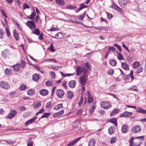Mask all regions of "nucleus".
<instances>
[{
    "label": "nucleus",
    "mask_w": 146,
    "mask_h": 146,
    "mask_svg": "<svg viewBox=\"0 0 146 146\" xmlns=\"http://www.w3.org/2000/svg\"><path fill=\"white\" fill-rule=\"evenodd\" d=\"M26 62H25L23 60H22L21 61V67L22 68H24L26 64Z\"/></svg>",
    "instance_id": "obj_48"
},
{
    "label": "nucleus",
    "mask_w": 146,
    "mask_h": 146,
    "mask_svg": "<svg viewBox=\"0 0 146 146\" xmlns=\"http://www.w3.org/2000/svg\"><path fill=\"white\" fill-rule=\"evenodd\" d=\"M80 138V137L77 138L75 140H74L68 144L67 146H73L76 143Z\"/></svg>",
    "instance_id": "obj_19"
},
{
    "label": "nucleus",
    "mask_w": 146,
    "mask_h": 146,
    "mask_svg": "<svg viewBox=\"0 0 146 146\" xmlns=\"http://www.w3.org/2000/svg\"><path fill=\"white\" fill-rule=\"evenodd\" d=\"M13 35L16 40H19L18 34L15 29L13 31Z\"/></svg>",
    "instance_id": "obj_30"
},
{
    "label": "nucleus",
    "mask_w": 146,
    "mask_h": 146,
    "mask_svg": "<svg viewBox=\"0 0 146 146\" xmlns=\"http://www.w3.org/2000/svg\"><path fill=\"white\" fill-rule=\"evenodd\" d=\"M86 14V12H84V14L79 15L78 16V18H79V19L80 20H82L85 16Z\"/></svg>",
    "instance_id": "obj_50"
},
{
    "label": "nucleus",
    "mask_w": 146,
    "mask_h": 146,
    "mask_svg": "<svg viewBox=\"0 0 146 146\" xmlns=\"http://www.w3.org/2000/svg\"><path fill=\"white\" fill-rule=\"evenodd\" d=\"M113 73V70H109L108 72V74L110 75H112Z\"/></svg>",
    "instance_id": "obj_62"
},
{
    "label": "nucleus",
    "mask_w": 146,
    "mask_h": 146,
    "mask_svg": "<svg viewBox=\"0 0 146 146\" xmlns=\"http://www.w3.org/2000/svg\"><path fill=\"white\" fill-rule=\"evenodd\" d=\"M115 127L113 126L110 127L108 129L109 133L110 135H111L115 132Z\"/></svg>",
    "instance_id": "obj_22"
},
{
    "label": "nucleus",
    "mask_w": 146,
    "mask_h": 146,
    "mask_svg": "<svg viewBox=\"0 0 146 146\" xmlns=\"http://www.w3.org/2000/svg\"><path fill=\"white\" fill-rule=\"evenodd\" d=\"M134 139V137H132L130 138L129 140V144H131L132 143L133 144V141Z\"/></svg>",
    "instance_id": "obj_63"
},
{
    "label": "nucleus",
    "mask_w": 146,
    "mask_h": 146,
    "mask_svg": "<svg viewBox=\"0 0 146 146\" xmlns=\"http://www.w3.org/2000/svg\"><path fill=\"white\" fill-rule=\"evenodd\" d=\"M55 1L57 4L60 5H64L65 4V1L64 0H55Z\"/></svg>",
    "instance_id": "obj_28"
},
{
    "label": "nucleus",
    "mask_w": 146,
    "mask_h": 146,
    "mask_svg": "<svg viewBox=\"0 0 146 146\" xmlns=\"http://www.w3.org/2000/svg\"><path fill=\"white\" fill-rule=\"evenodd\" d=\"M39 92L40 94L42 96H45L47 95L49 93L48 91L45 89H42L40 90Z\"/></svg>",
    "instance_id": "obj_12"
},
{
    "label": "nucleus",
    "mask_w": 146,
    "mask_h": 146,
    "mask_svg": "<svg viewBox=\"0 0 146 146\" xmlns=\"http://www.w3.org/2000/svg\"><path fill=\"white\" fill-rule=\"evenodd\" d=\"M74 96L73 93L70 91H68L67 93V97L69 99H72Z\"/></svg>",
    "instance_id": "obj_26"
},
{
    "label": "nucleus",
    "mask_w": 146,
    "mask_h": 146,
    "mask_svg": "<svg viewBox=\"0 0 146 146\" xmlns=\"http://www.w3.org/2000/svg\"><path fill=\"white\" fill-rule=\"evenodd\" d=\"M60 73L61 74V75L64 77H66V76H69V75H68V74H64L62 72H60Z\"/></svg>",
    "instance_id": "obj_64"
},
{
    "label": "nucleus",
    "mask_w": 146,
    "mask_h": 146,
    "mask_svg": "<svg viewBox=\"0 0 146 146\" xmlns=\"http://www.w3.org/2000/svg\"><path fill=\"white\" fill-rule=\"evenodd\" d=\"M63 107L62 104H60L55 106L54 107V109L56 110H58L60 108Z\"/></svg>",
    "instance_id": "obj_27"
},
{
    "label": "nucleus",
    "mask_w": 146,
    "mask_h": 146,
    "mask_svg": "<svg viewBox=\"0 0 146 146\" xmlns=\"http://www.w3.org/2000/svg\"><path fill=\"white\" fill-rule=\"evenodd\" d=\"M136 111L137 112H139L142 114H145L146 113V110H143L140 108H137Z\"/></svg>",
    "instance_id": "obj_23"
},
{
    "label": "nucleus",
    "mask_w": 146,
    "mask_h": 146,
    "mask_svg": "<svg viewBox=\"0 0 146 146\" xmlns=\"http://www.w3.org/2000/svg\"><path fill=\"white\" fill-rule=\"evenodd\" d=\"M45 62H53L54 63H56L57 61L54 59H46L44 60Z\"/></svg>",
    "instance_id": "obj_29"
},
{
    "label": "nucleus",
    "mask_w": 146,
    "mask_h": 146,
    "mask_svg": "<svg viewBox=\"0 0 146 146\" xmlns=\"http://www.w3.org/2000/svg\"><path fill=\"white\" fill-rule=\"evenodd\" d=\"M119 2L120 5L123 8L126 7L127 3V0H119Z\"/></svg>",
    "instance_id": "obj_10"
},
{
    "label": "nucleus",
    "mask_w": 146,
    "mask_h": 146,
    "mask_svg": "<svg viewBox=\"0 0 146 146\" xmlns=\"http://www.w3.org/2000/svg\"><path fill=\"white\" fill-rule=\"evenodd\" d=\"M51 67L54 70H58V69L59 67L56 66H52Z\"/></svg>",
    "instance_id": "obj_61"
},
{
    "label": "nucleus",
    "mask_w": 146,
    "mask_h": 146,
    "mask_svg": "<svg viewBox=\"0 0 146 146\" xmlns=\"http://www.w3.org/2000/svg\"><path fill=\"white\" fill-rule=\"evenodd\" d=\"M114 45L118 49L120 50L121 51V47L118 44H114Z\"/></svg>",
    "instance_id": "obj_58"
},
{
    "label": "nucleus",
    "mask_w": 146,
    "mask_h": 146,
    "mask_svg": "<svg viewBox=\"0 0 146 146\" xmlns=\"http://www.w3.org/2000/svg\"><path fill=\"white\" fill-rule=\"evenodd\" d=\"M110 122L113 124L115 126H117V119L115 118H113L111 119Z\"/></svg>",
    "instance_id": "obj_41"
},
{
    "label": "nucleus",
    "mask_w": 146,
    "mask_h": 146,
    "mask_svg": "<svg viewBox=\"0 0 146 146\" xmlns=\"http://www.w3.org/2000/svg\"><path fill=\"white\" fill-rule=\"evenodd\" d=\"M17 112L15 110H11L7 116V118L8 119H10L14 117L15 115L17 114Z\"/></svg>",
    "instance_id": "obj_5"
},
{
    "label": "nucleus",
    "mask_w": 146,
    "mask_h": 146,
    "mask_svg": "<svg viewBox=\"0 0 146 146\" xmlns=\"http://www.w3.org/2000/svg\"><path fill=\"white\" fill-rule=\"evenodd\" d=\"M117 58L119 60L123 59V58L122 54L120 53H117Z\"/></svg>",
    "instance_id": "obj_52"
},
{
    "label": "nucleus",
    "mask_w": 146,
    "mask_h": 146,
    "mask_svg": "<svg viewBox=\"0 0 146 146\" xmlns=\"http://www.w3.org/2000/svg\"><path fill=\"white\" fill-rule=\"evenodd\" d=\"M88 71L84 67H82L80 66H77L76 69V75L78 76L80 75L82 73L84 74H87Z\"/></svg>",
    "instance_id": "obj_1"
},
{
    "label": "nucleus",
    "mask_w": 146,
    "mask_h": 146,
    "mask_svg": "<svg viewBox=\"0 0 146 146\" xmlns=\"http://www.w3.org/2000/svg\"><path fill=\"white\" fill-rule=\"evenodd\" d=\"M51 74L50 75L52 78L55 79V74L54 72L53 71H51L50 72Z\"/></svg>",
    "instance_id": "obj_54"
},
{
    "label": "nucleus",
    "mask_w": 146,
    "mask_h": 146,
    "mask_svg": "<svg viewBox=\"0 0 146 146\" xmlns=\"http://www.w3.org/2000/svg\"><path fill=\"white\" fill-rule=\"evenodd\" d=\"M5 72L6 74L9 75L11 74V71L9 69L6 68L5 70Z\"/></svg>",
    "instance_id": "obj_49"
},
{
    "label": "nucleus",
    "mask_w": 146,
    "mask_h": 146,
    "mask_svg": "<svg viewBox=\"0 0 146 146\" xmlns=\"http://www.w3.org/2000/svg\"><path fill=\"white\" fill-rule=\"evenodd\" d=\"M76 82L75 80L71 81L68 84L69 87L71 88H74L76 86Z\"/></svg>",
    "instance_id": "obj_18"
},
{
    "label": "nucleus",
    "mask_w": 146,
    "mask_h": 146,
    "mask_svg": "<svg viewBox=\"0 0 146 146\" xmlns=\"http://www.w3.org/2000/svg\"><path fill=\"white\" fill-rule=\"evenodd\" d=\"M39 78V75L37 74H35L33 76V79L35 82H37Z\"/></svg>",
    "instance_id": "obj_20"
},
{
    "label": "nucleus",
    "mask_w": 146,
    "mask_h": 146,
    "mask_svg": "<svg viewBox=\"0 0 146 146\" xmlns=\"http://www.w3.org/2000/svg\"><path fill=\"white\" fill-rule=\"evenodd\" d=\"M36 13L35 11H34L30 15L28 16V17L29 19L32 20L33 19Z\"/></svg>",
    "instance_id": "obj_40"
},
{
    "label": "nucleus",
    "mask_w": 146,
    "mask_h": 146,
    "mask_svg": "<svg viewBox=\"0 0 146 146\" xmlns=\"http://www.w3.org/2000/svg\"><path fill=\"white\" fill-rule=\"evenodd\" d=\"M87 94L88 96V102L89 104H90L92 103L93 100L92 96L88 91H87Z\"/></svg>",
    "instance_id": "obj_13"
},
{
    "label": "nucleus",
    "mask_w": 146,
    "mask_h": 146,
    "mask_svg": "<svg viewBox=\"0 0 146 146\" xmlns=\"http://www.w3.org/2000/svg\"><path fill=\"white\" fill-rule=\"evenodd\" d=\"M26 24L27 27L32 30L35 27L36 25L33 21H27Z\"/></svg>",
    "instance_id": "obj_3"
},
{
    "label": "nucleus",
    "mask_w": 146,
    "mask_h": 146,
    "mask_svg": "<svg viewBox=\"0 0 146 146\" xmlns=\"http://www.w3.org/2000/svg\"><path fill=\"white\" fill-rule=\"evenodd\" d=\"M133 72L132 70L130 72V74L129 75V76L131 78V81H132L133 80L135 79V78L133 76Z\"/></svg>",
    "instance_id": "obj_47"
},
{
    "label": "nucleus",
    "mask_w": 146,
    "mask_h": 146,
    "mask_svg": "<svg viewBox=\"0 0 146 146\" xmlns=\"http://www.w3.org/2000/svg\"><path fill=\"white\" fill-rule=\"evenodd\" d=\"M140 65V63L138 62L135 61L133 62L132 66L134 68H136Z\"/></svg>",
    "instance_id": "obj_25"
},
{
    "label": "nucleus",
    "mask_w": 146,
    "mask_h": 146,
    "mask_svg": "<svg viewBox=\"0 0 146 146\" xmlns=\"http://www.w3.org/2000/svg\"><path fill=\"white\" fill-rule=\"evenodd\" d=\"M63 37V35L62 33H59L56 35L55 38L57 39H61Z\"/></svg>",
    "instance_id": "obj_32"
},
{
    "label": "nucleus",
    "mask_w": 146,
    "mask_h": 146,
    "mask_svg": "<svg viewBox=\"0 0 146 146\" xmlns=\"http://www.w3.org/2000/svg\"><path fill=\"white\" fill-rule=\"evenodd\" d=\"M110 64L112 66H115L116 65L117 62L115 60L112 59L110 61Z\"/></svg>",
    "instance_id": "obj_44"
},
{
    "label": "nucleus",
    "mask_w": 146,
    "mask_h": 146,
    "mask_svg": "<svg viewBox=\"0 0 146 146\" xmlns=\"http://www.w3.org/2000/svg\"><path fill=\"white\" fill-rule=\"evenodd\" d=\"M87 79V77L86 76L82 75L80 78L79 82L82 85L84 86L86 83Z\"/></svg>",
    "instance_id": "obj_2"
},
{
    "label": "nucleus",
    "mask_w": 146,
    "mask_h": 146,
    "mask_svg": "<svg viewBox=\"0 0 146 146\" xmlns=\"http://www.w3.org/2000/svg\"><path fill=\"white\" fill-rule=\"evenodd\" d=\"M66 9H76L77 7L75 6L72 5H68L66 6Z\"/></svg>",
    "instance_id": "obj_42"
},
{
    "label": "nucleus",
    "mask_w": 146,
    "mask_h": 146,
    "mask_svg": "<svg viewBox=\"0 0 146 146\" xmlns=\"http://www.w3.org/2000/svg\"><path fill=\"white\" fill-rule=\"evenodd\" d=\"M121 66L122 68L126 70H128L129 69V67L128 65L126 63L121 62Z\"/></svg>",
    "instance_id": "obj_21"
},
{
    "label": "nucleus",
    "mask_w": 146,
    "mask_h": 146,
    "mask_svg": "<svg viewBox=\"0 0 146 146\" xmlns=\"http://www.w3.org/2000/svg\"><path fill=\"white\" fill-rule=\"evenodd\" d=\"M56 94L58 98H61L64 95V92L62 89H58L56 91Z\"/></svg>",
    "instance_id": "obj_4"
},
{
    "label": "nucleus",
    "mask_w": 146,
    "mask_h": 146,
    "mask_svg": "<svg viewBox=\"0 0 146 146\" xmlns=\"http://www.w3.org/2000/svg\"><path fill=\"white\" fill-rule=\"evenodd\" d=\"M117 140V139L115 137L112 138L110 140V143L111 144L115 143Z\"/></svg>",
    "instance_id": "obj_51"
},
{
    "label": "nucleus",
    "mask_w": 146,
    "mask_h": 146,
    "mask_svg": "<svg viewBox=\"0 0 146 146\" xmlns=\"http://www.w3.org/2000/svg\"><path fill=\"white\" fill-rule=\"evenodd\" d=\"M101 105L102 108L105 109L110 108L111 107L110 104L107 102H102L101 103Z\"/></svg>",
    "instance_id": "obj_6"
},
{
    "label": "nucleus",
    "mask_w": 146,
    "mask_h": 146,
    "mask_svg": "<svg viewBox=\"0 0 146 146\" xmlns=\"http://www.w3.org/2000/svg\"><path fill=\"white\" fill-rule=\"evenodd\" d=\"M132 113L131 112L125 111L123 113L121 114L120 115V117H129L132 115Z\"/></svg>",
    "instance_id": "obj_9"
},
{
    "label": "nucleus",
    "mask_w": 146,
    "mask_h": 146,
    "mask_svg": "<svg viewBox=\"0 0 146 146\" xmlns=\"http://www.w3.org/2000/svg\"><path fill=\"white\" fill-rule=\"evenodd\" d=\"M27 94L29 95H32L35 94V90L33 89H30L27 92Z\"/></svg>",
    "instance_id": "obj_31"
},
{
    "label": "nucleus",
    "mask_w": 146,
    "mask_h": 146,
    "mask_svg": "<svg viewBox=\"0 0 146 146\" xmlns=\"http://www.w3.org/2000/svg\"><path fill=\"white\" fill-rule=\"evenodd\" d=\"M51 105V103L50 102H48L46 105V108H49Z\"/></svg>",
    "instance_id": "obj_59"
},
{
    "label": "nucleus",
    "mask_w": 146,
    "mask_h": 146,
    "mask_svg": "<svg viewBox=\"0 0 146 146\" xmlns=\"http://www.w3.org/2000/svg\"><path fill=\"white\" fill-rule=\"evenodd\" d=\"M87 6L84 5L82 3L80 4V6L79 8V10H81L84 8H87Z\"/></svg>",
    "instance_id": "obj_43"
},
{
    "label": "nucleus",
    "mask_w": 146,
    "mask_h": 146,
    "mask_svg": "<svg viewBox=\"0 0 146 146\" xmlns=\"http://www.w3.org/2000/svg\"><path fill=\"white\" fill-rule=\"evenodd\" d=\"M36 118H37L36 117H33L32 119L26 121L25 123V125H27L31 124L33 123L34 122Z\"/></svg>",
    "instance_id": "obj_16"
},
{
    "label": "nucleus",
    "mask_w": 146,
    "mask_h": 146,
    "mask_svg": "<svg viewBox=\"0 0 146 146\" xmlns=\"http://www.w3.org/2000/svg\"><path fill=\"white\" fill-rule=\"evenodd\" d=\"M13 69L16 71H18L21 68L20 65L18 63L12 66Z\"/></svg>",
    "instance_id": "obj_15"
},
{
    "label": "nucleus",
    "mask_w": 146,
    "mask_h": 146,
    "mask_svg": "<svg viewBox=\"0 0 146 146\" xmlns=\"http://www.w3.org/2000/svg\"><path fill=\"white\" fill-rule=\"evenodd\" d=\"M35 30L33 31V34L37 35H39L40 34V32L39 30L37 28H34Z\"/></svg>",
    "instance_id": "obj_34"
},
{
    "label": "nucleus",
    "mask_w": 146,
    "mask_h": 146,
    "mask_svg": "<svg viewBox=\"0 0 146 146\" xmlns=\"http://www.w3.org/2000/svg\"><path fill=\"white\" fill-rule=\"evenodd\" d=\"M95 143V140L94 138L90 139L89 142L88 146H94Z\"/></svg>",
    "instance_id": "obj_24"
},
{
    "label": "nucleus",
    "mask_w": 146,
    "mask_h": 146,
    "mask_svg": "<svg viewBox=\"0 0 146 146\" xmlns=\"http://www.w3.org/2000/svg\"><path fill=\"white\" fill-rule=\"evenodd\" d=\"M108 49L109 50L108 52H110L111 50L112 51H113L114 52L115 50H116V49L115 48L113 47H109L108 48Z\"/></svg>",
    "instance_id": "obj_53"
},
{
    "label": "nucleus",
    "mask_w": 146,
    "mask_h": 146,
    "mask_svg": "<svg viewBox=\"0 0 146 146\" xmlns=\"http://www.w3.org/2000/svg\"><path fill=\"white\" fill-rule=\"evenodd\" d=\"M95 104L94 103H92L89 110V112L90 114H92L93 113L95 109Z\"/></svg>",
    "instance_id": "obj_17"
},
{
    "label": "nucleus",
    "mask_w": 146,
    "mask_h": 146,
    "mask_svg": "<svg viewBox=\"0 0 146 146\" xmlns=\"http://www.w3.org/2000/svg\"><path fill=\"white\" fill-rule=\"evenodd\" d=\"M48 49L50 50L52 52H54L55 50L54 49V46L53 45L52 43H51Z\"/></svg>",
    "instance_id": "obj_46"
},
{
    "label": "nucleus",
    "mask_w": 146,
    "mask_h": 146,
    "mask_svg": "<svg viewBox=\"0 0 146 146\" xmlns=\"http://www.w3.org/2000/svg\"><path fill=\"white\" fill-rule=\"evenodd\" d=\"M50 115V113H45L41 116V118H42L45 117H49Z\"/></svg>",
    "instance_id": "obj_39"
},
{
    "label": "nucleus",
    "mask_w": 146,
    "mask_h": 146,
    "mask_svg": "<svg viewBox=\"0 0 146 146\" xmlns=\"http://www.w3.org/2000/svg\"><path fill=\"white\" fill-rule=\"evenodd\" d=\"M23 7L24 9H29V6L26 3H25L23 4Z\"/></svg>",
    "instance_id": "obj_55"
},
{
    "label": "nucleus",
    "mask_w": 146,
    "mask_h": 146,
    "mask_svg": "<svg viewBox=\"0 0 146 146\" xmlns=\"http://www.w3.org/2000/svg\"><path fill=\"white\" fill-rule=\"evenodd\" d=\"M45 84L47 86H52L54 84V83L52 81L48 80L45 82Z\"/></svg>",
    "instance_id": "obj_35"
},
{
    "label": "nucleus",
    "mask_w": 146,
    "mask_h": 146,
    "mask_svg": "<svg viewBox=\"0 0 146 146\" xmlns=\"http://www.w3.org/2000/svg\"><path fill=\"white\" fill-rule=\"evenodd\" d=\"M27 88L26 86L24 84L21 85L19 87V89L20 90H24Z\"/></svg>",
    "instance_id": "obj_36"
},
{
    "label": "nucleus",
    "mask_w": 146,
    "mask_h": 146,
    "mask_svg": "<svg viewBox=\"0 0 146 146\" xmlns=\"http://www.w3.org/2000/svg\"><path fill=\"white\" fill-rule=\"evenodd\" d=\"M144 139V137L143 136L137 137H135V139H138L140 141L143 140Z\"/></svg>",
    "instance_id": "obj_56"
},
{
    "label": "nucleus",
    "mask_w": 146,
    "mask_h": 146,
    "mask_svg": "<svg viewBox=\"0 0 146 146\" xmlns=\"http://www.w3.org/2000/svg\"><path fill=\"white\" fill-rule=\"evenodd\" d=\"M143 70V67H140V68L137 69L136 71L135 72V73L136 74H139L140 73H141L142 72Z\"/></svg>",
    "instance_id": "obj_37"
},
{
    "label": "nucleus",
    "mask_w": 146,
    "mask_h": 146,
    "mask_svg": "<svg viewBox=\"0 0 146 146\" xmlns=\"http://www.w3.org/2000/svg\"><path fill=\"white\" fill-rule=\"evenodd\" d=\"M85 65L86 66V68L88 69H89L90 67V64L89 62H86Z\"/></svg>",
    "instance_id": "obj_57"
},
{
    "label": "nucleus",
    "mask_w": 146,
    "mask_h": 146,
    "mask_svg": "<svg viewBox=\"0 0 146 146\" xmlns=\"http://www.w3.org/2000/svg\"><path fill=\"white\" fill-rule=\"evenodd\" d=\"M84 100V98L82 97V96H81L80 97V100H79L78 103V105L79 107H81L82 105Z\"/></svg>",
    "instance_id": "obj_33"
},
{
    "label": "nucleus",
    "mask_w": 146,
    "mask_h": 146,
    "mask_svg": "<svg viewBox=\"0 0 146 146\" xmlns=\"http://www.w3.org/2000/svg\"><path fill=\"white\" fill-rule=\"evenodd\" d=\"M41 106V103L40 102H34L33 106L34 109H36L40 108Z\"/></svg>",
    "instance_id": "obj_14"
},
{
    "label": "nucleus",
    "mask_w": 146,
    "mask_h": 146,
    "mask_svg": "<svg viewBox=\"0 0 146 146\" xmlns=\"http://www.w3.org/2000/svg\"><path fill=\"white\" fill-rule=\"evenodd\" d=\"M129 130V127L128 125L125 124L123 125L121 127V132L123 133H126Z\"/></svg>",
    "instance_id": "obj_8"
},
{
    "label": "nucleus",
    "mask_w": 146,
    "mask_h": 146,
    "mask_svg": "<svg viewBox=\"0 0 146 146\" xmlns=\"http://www.w3.org/2000/svg\"><path fill=\"white\" fill-rule=\"evenodd\" d=\"M8 53L7 51H5L2 52V56L3 58H4L7 57Z\"/></svg>",
    "instance_id": "obj_45"
},
{
    "label": "nucleus",
    "mask_w": 146,
    "mask_h": 146,
    "mask_svg": "<svg viewBox=\"0 0 146 146\" xmlns=\"http://www.w3.org/2000/svg\"><path fill=\"white\" fill-rule=\"evenodd\" d=\"M119 111V109H115L113 111L112 113H111L110 115L111 116L113 115L118 112Z\"/></svg>",
    "instance_id": "obj_38"
},
{
    "label": "nucleus",
    "mask_w": 146,
    "mask_h": 146,
    "mask_svg": "<svg viewBox=\"0 0 146 146\" xmlns=\"http://www.w3.org/2000/svg\"><path fill=\"white\" fill-rule=\"evenodd\" d=\"M141 130V128L140 126L136 125L133 127L132 129V132L135 133L139 132Z\"/></svg>",
    "instance_id": "obj_11"
},
{
    "label": "nucleus",
    "mask_w": 146,
    "mask_h": 146,
    "mask_svg": "<svg viewBox=\"0 0 146 146\" xmlns=\"http://www.w3.org/2000/svg\"><path fill=\"white\" fill-rule=\"evenodd\" d=\"M1 88L7 89L9 88V84L7 82L4 81H1Z\"/></svg>",
    "instance_id": "obj_7"
},
{
    "label": "nucleus",
    "mask_w": 146,
    "mask_h": 146,
    "mask_svg": "<svg viewBox=\"0 0 146 146\" xmlns=\"http://www.w3.org/2000/svg\"><path fill=\"white\" fill-rule=\"evenodd\" d=\"M58 30V28H51L49 30V31H57Z\"/></svg>",
    "instance_id": "obj_60"
}]
</instances>
